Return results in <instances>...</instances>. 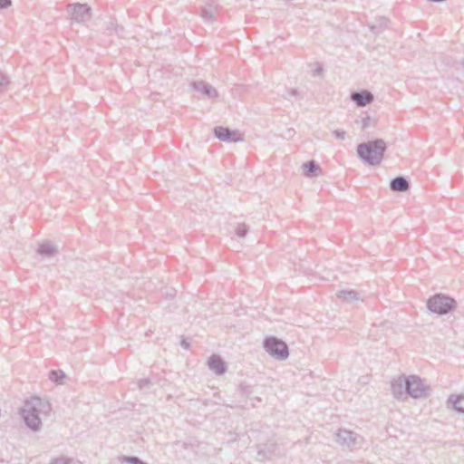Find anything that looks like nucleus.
<instances>
[{"instance_id":"1a4fd4ad","label":"nucleus","mask_w":464,"mask_h":464,"mask_svg":"<svg viewBox=\"0 0 464 464\" xmlns=\"http://www.w3.org/2000/svg\"><path fill=\"white\" fill-rule=\"evenodd\" d=\"M392 392L396 399H401L407 395L408 377L401 375L394 379L391 383Z\"/></svg>"},{"instance_id":"72a5a7b5","label":"nucleus","mask_w":464,"mask_h":464,"mask_svg":"<svg viewBox=\"0 0 464 464\" xmlns=\"http://www.w3.org/2000/svg\"><path fill=\"white\" fill-rule=\"evenodd\" d=\"M462 66L464 67V60L461 62Z\"/></svg>"},{"instance_id":"6ab92c4d","label":"nucleus","mask_w":464,"mask_h":464,"mask_svg":"<svg viewBox=\"0 0 464 464\" xmlns=\"http://www.w3.org/2000/svg\"><path fill=\"white\" fill-rule=\"evenodd\" d=\"M106 30L108 31L109 34H111L112 32H115L118 35H121L124 29L122 26L116 24L113 20H110L107 24Z\"/></svg>"},{"instance_id":"473e14b6","label":"nucleus","mask_w":464,"mask_h":464,"mask_svg":"<svg viewBox=\"0 0 464 464\" xmlns=\"http://www.w3.org/2000/svg\"><path fill=\"white\" fill-rule=\"evenodd\" d=\"M262 453H263V451H262V450H259V451H258V455H259V456H260Z\"/></svg>"},{"instance_id":"c85d7f7f","label":"nucleus","mask_w":464,"mask_h":464,"mask_svg":"<svg viewBox=\"0 0 464 464\" xmlns=\"http://www.w3.org/2000/svg\"><path fill=\"white\" fill-rule=\"evenodd\" d=\"M11 4V0H0V9L7 8Z\"/></svg>"},{"instance_id":"7c9ffc66","label":"nucleus","mask_w":464,"mask_h":464,"mask_svg":"<svg viewBox=\"0 0 464 464\" xmlns=\"http://www.w3.org/2000/svg\"><path fill=\"white\" fill-rule=\"evenodd\" d=\"M180 345L182 348L188 350L189 348V343L187 341V339H182L180 342Z\"/></svg>"},{"instance_id":"dca6fc26","label":"nucleus","mask_w":464,"mask_h":464,"mask_svg":"<svg viewBox=\"0 0 464 464\" xmlns=\"http://www.w3.org/2000/svg\"><path fill=\"white\" fill-rule=\"evenodd\" d=\"M37 252L41 256L51 257L57 253V248L51 242H44L39 245Z\"/></svg>"},{"instance_id":"a211bd4d","label":"nucleus","mask_w":464,"mask_h":464,"mask_svg":"<svg viewBox=\"0 0 464 464\" xmlns=\"http://www.w3.org/2000/svg\"><path fill=\"white\" fill-rule=\"evenodd\" d=\"M65 376V373L62 370H53L49 372V379L56 383H62Z\"/></svg>"},{"instance_id":"0eeeda50","label":"nucleus","mask_w":464,"mask_h":464,"mask_svg":"<svg viewBox=\"0 0 464 464\" xmlns=\"http://www.w3.org/2000/svg\"><path fill=\"white\" fill-rule=\"evenodd\" d=\"M215 137L224 142H239L244 140V135L238 130H230L228 127L217 126L213 130Z\"/></svg>"},{"instance_id":"9b49d317","label":"nucleus","mask_w":464,"mask_h":464,"mask_svg":"<svg viewBox=\"0 0 464 464\" xmlns=\"http://www.w3.org/2000/svg\"><path fill=\"white\" fill-rule=\"evenodd\" d=\"M208 366L216 375H222L227 372L224 361L217 354H213L208 358Z\"/></svg>"},{"instance_id":"7ed1b4c3","label":"nucleus","mask_w":464,"mask_h":464,"mask_svg":"<svg viewBox=\"0 0 464 464\" xmlns=\"http://www.w3.org/2000/svg\"><path fill=\"white\" fill-rule=\"evenodd\" d=\"M427 306L432 313L446 314L455 309L456 301L443 294H436L429 298Z\"/></svg>"},{"instance_id":"5701e85b","label":"nucleus","mask_w":464,"mask_h":464,"mask_svg":"<svg viewBox=\"0 0 464 464\" xmlns=\"http://www.w3.org/2000/svg\"><path fill=\"white\" fill-rule=\"evenodd\" d=\"M124 461H126L130 464H147L144 461H142L140 458L135 457V456L125 457Z\"/></svg>"},{"instance_id":"cd10ccee","label":"nucleus","mask_w":464,"mask_h":464,"mask_svg":"<svg viewBox=\"0 0 464 464\" xmlns=\"http://www.w3.org/2000/svg\"><path fill=\"white\" fill-rule=\"evenodd\" d=\"M192 87L196 90H198L199 92H201L203 93V82L202 81L193 82Z\"/></svg>"},{"instance_id":"aec40b11","label":"nucleus","mask_w":464,"mask_h":464,"mask_svg":"<svg viewBox=\"0 0 464 464\" xmlns=\"http://www.w3.org/2000/svg\"><path fill=\"white\" fill-rule=\"evenodd\" d=\"M50 464H77L72 459L67 457L54 458Z\"/></svg>"},{"instance_id":"4468645a","label":"nucleus","mask_w":464,"mask_h":464,"mask_svg":"<svg viewBox=\"0 0 464 464\" xmlns=\"http://www.w3.org/2000/svg\"><path fill=\"white\" fill-rule=\"evenodd\" d=\"M390 188L395 192H405L410 188V182L403 176H397L390 182Z\"/></svg>"},{"instance_id":"f03ea898","label":"nucleus","mask_w":464,"mask_h":464,"mask_svg":"<svg viewBox=\"0 0 464 464\" xmlns=\"http://www.w3.org/2000/svg\"><path fill=\"white\" fill-rule=\"evenodd\" d=\"M386 149V142L382 139H375L360 143L357 146V154L364 163L378 166L383 159Z\"/></svg>"},{"instance_id":"393cba45","label":"nucleus","mask_w":464,"mask_h":464,"mask_svg":"<svg viewBox=\"0 0 464 464\" xmlns=\"http://www.w3.org/2000/svg\"><path fill=\"white\" fill-rule=\"evenodd\" d=\"M333 134L338 140H344L346 132L344 130H334Z\"/></svg>"},{"instance_id":"423d86ee","label":"nucleus","mask_w":464,"mask_h":464,"mask_svg":"<svg viewBox=\"0 0 464 464\" xmlns=\"http://www.w3.org/2000/svg\"><path fill=\"white\" fill-rule=\"evenodd\" d=\"M361 440L356 432L346 429H339L335 433V441L343 448L352 450L361 444Z\"/></svg>"},{"instance_id":"bb28decb","label":"nucleus","mask_w":464,"mask_h":464,"mask_svg":"<svg viewBox=\"0 0 464 464\" xmlns=\"http://www.w3.org/2000/svg\"><path fill=\"white\" fill-rule=\"evenodd\" d=\"M298 94V92L296 89H290L286 91L285 95L284 96L285 99H289L290 97L296 96Z\"/></svg>"},{"instance_id":"f3484780","label":"nucleus","mask_w":464,"mask_h":464,"mask_svg":"<svg viewBox=\"0 0 464 464\" xmlns=\"http://www.w3.org/2000/svg\"><path fill=\"white\" fill-rule=\"evenodd\" d=\"M337 296L346 302H352L359 299L358 293L354 290H341L337 294Z\"/></svg>"},{"instance_id":"412c9836","label":"nucleus","mask_w":464,"mask_h":464,"mask_svg":"<svg viewBox=\"0 0 464 464\" xmlns=\"http://www.w3.org/2000/svg\"><path fill=\"white\" fill-rule=\"evenodd\" d=\"M215 10H216V6H213L212 5H209V9H207L205 7V13H204V15H205V22L207 20H210V21H213L214 20V17H215Z\"/></svg>"},{"instance_id":"6e6552de","label":"nucleus","mask_w":464,"mask_h":464,"mask_svg":"<svg viewBox=\"0 0 464 464\" xmlns=\"http://www.w3.org/2000/svg\"><path fill=\"white\" fill-rule=\"evenodd\" d=\"M67 11L71 19L77 23H84L89 21L92 17L91 8L86 4L76 3L69 5Z\"/></svg>"},{"instance_id":"a878e982","label":"nucleus","mask_w":464,"mask_h":464,"mask_svg":"<svg viewBox=\"0 0 464 464\" xmlns=\"http://www.w3.org/2000/svg\"><path fill=\"white\" fill-rule=\"evenodd\" d=\"M371 126H372V120L369 116L363 118L362 119V128L367 129V128H370Z\"/></svg>"},{"instance_id":"4be33fe9","label":"nucleus","mask_w":464,"mask_h":464,"mask_svg":"<svg viewBox=\"0 0 464 464\" xmlns=\"http://www.w3.org/2000/svg\"><path fill=\"white\" fill-rule=\"evenodd\" d=\"M248 232V227L246 224H238L236 234L239 237H245Z\"/></svg>"},{"instance_id":"f8f14e48","label":"nucleus","mask_w":464,"mask_h":464,"mask_svg":"<svg viewBox=\"0 0 464 464\" xmlns=\"http://www.w3.org/2000/svg\"><path fill=\"white\" fill-rule=\"evenodd\" d=\"M447 407L464 414V394H451L447 400Z\"/></svg>"},{"instance_id":"39448f33","label":"nucleus","mask_w":464,"mask_h":464,"mask_svg":"<svg viewBox=\"0 0 464 464\" xmlns=\"http://www.w3.org/2000/svg\"><path fill=\"white\" fill-rule=\"evenodd\" d=\"M407 395L414 398H426L430 395V386L417 375L408 376Z\"/></svg>"},{"instance_id":"ddd939ff","label":"nucleus","mask_w":464,"mask_h":464,"mask_svg":"<svg viewBox=\"0 0 464 464\" xmlns=\"http://www.w3.org/2000/svg\"><path fill=\"white\" fill-rule=\"evenodd\" d=\"M209 101L211 104L223 102V97L219 92L212 85L205 82V103Z\"/></svg>"},{"instance_id":"b1692460","label":"nucleus","mask_w":464,"mask_h":464,"mask_svg":"<svg viewBox=\"0 0 464 464\" xmlns=\"http://www.w3.org/2000/svg\"><path fill=\"white\" fill-rule=\"evenodd\" d=\"M9 79L8 77L4 74V73H0V89L1 90H4L7 87V85L9 84Z\"/></svg>"},{"instance_id":"20e7f679","label":"nucleus","mask_w":464,"mask_h":464,"mask_svg":"<svg viewBox=\"0 0 464 464\" xmlns=\"http://www.w3.org/2000/svg\"><path fill=\"white\" fill-rule=\"evenodd\" d=\"M263 346L265 351L276 360H285L289 355L287 344L275 336L265 338Z\"/></svg>"},{"instance_id":"9d476101","label":"nucleus","mask_w":464,"mask_h":464,"mask_svg":"<svg viewBox=\"0 0 464 464\" xmlns=\"http://www.w3.org/2000/svg\"><path fill=\"white\" fill-rule=\"evenodd\" d=\"M373 99V94L367 90L351 93V100L359 107H364L372 103Z\"/></svg>"},{"instance_id":"f257e3e1","label":"nucleus","mask_w":464,"mask_h":464,"mask_svg":"<svg viewBox=\"0 0 464 464\" xmlns=\"http://www.w3.org/2000/svg\"><path fill=\"white\" fill-rule=\"evenodd\" d=\"M52 407L47 400L40 397L27 399L20 414L25 425L33 431H39L42 428V420L50 415Z\"/></svg>"},{"instance_id":"c756f323","label":"nucleus","mask_w":464,"mask_h":464,"mask_svg":"<svg viewBox=\"0 0 464 464\" xmlns=\"http://www.w3.org/2000/svg\"><path fill=\"white\" fill-rule=\"evenodd\" d=\"M150 384V381L147 380V379H142V380H140L139 381V387L140 389H144L145 387H147L148 385Z\"/></svg>"},{"instance_id":"2f4dec72","label":"nucleus","mask_w":464,"mask_h":464,"mask_svg":"<svg viewBox=\"0 0 464 464\" xmlns=\"http://www.w3.org/2000/svg\"><path fill=\"white\" fill-rule=\"evenodd\" d=\"M321 71H322V69H321V68H319V67H318V68H316V70H315V72H316L317 73H319Z\"/></svg>"},{"instance_id":"2eb2a0df","label":"nucleus","mask_w":464,"mask_h":464,"mask_svg":"<svg viewBox=\"0 0 464 464\" xmlns=\"http://www.w3.org/2000/svg\"><path fill=\"white\" fill-rule=\"evenodd\" d=\"M303 173L307 178L317 177L321 174V168L314 160H309L302 165Z\"/></svg>"}]
</instances>
